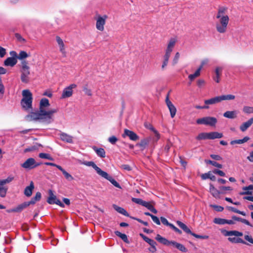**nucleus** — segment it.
Returning a JSON list of instances; mask_svg holds the SVG:
<instances>
[{"mask_svg":"<svg viewBox=\"0 0 253 253\" xmlns=\"http://www.w3.org/2000/svg\"><path fill=\"white\" fill-rule=\"evenodd\" d=\"M58 111V108L51 109L49 112H45L42 110L35 112H31L26 116V119L28 121L40 120L46 124L51 123L54 121L53 114Z\"/></svg>","mask_w":253,"mask_h":253,"instance_id":"1","label":"nucleus"},{"mask_svg":"<svg viewBox=\"0 0 253 253\" xmlns=\"http://www.w3.org/2000/svg\"><path fill=\"white\" fill-rule=\"evenodd\" d=\"M227 8L220 7L218 8L216 15L215 29L219 34H225L227 32L229 22V17L226 14Z\"/></svg>","mask_w":253,"mask_h":253,"instance_id":"2","label":"nucleus"},{"mask_svg":"<svg viewBox=\"0 0 253 253\" xmlns=\"http://www.w3.org/2000/svg\"><path fill=\"white\" fill-rule=\"evenodd\" d=\"M22 94L21 106L25 110L30 111L32 109V94L29 90L25 89L22 91Z\"/></svg>","mask_w":253,"mask_h":253,"instance_id":"3","label":"nucleus"},{"mask_svg":"<svg viewBox=\"0 0 253 253\" xmlns=\"http://www.w3.org/2000/svg\"><path fill=\"white\" fill-rule=\"evenodd\" d=\"M177 42L176 38H171L168 43L165 53L163 57V62L162 65V68L164 69L168 65L169 58L171 55V53L173 51L175 43Z\"/></svg>","mask_w":253,"mask_h":253,"instance_id":"4","label":"nucleus"},{"mask_svg":"<svg viewBox=\"0 0 253 253\" xmlns=\"http://www.w3.org/2000/svg\"><path fill=\"white\" fill-rule=\"evenodd\" d=\"M21 80L23 83H27L29 81V76L30 74V67L28 65V62L26 60L21 62Z\"/></svg>","mask_w":253,"mask_h":253,"instance_id":"5","label":"nucleus"},{"mask_svg":"<svg viewBox=\"0 0 253 253\" xmlns=\"http://www.w3.org/2000/svg\"><path fill=\"white\" fill-rule=\"evenodd\" d=\"M108 18V16L106 14L101 15L97 14L94 19L96 20V28L97 30L103 32L104 30V26L106 24V20Z\"/></svg>","mask_w":253,"mask_h":253,"instance_id":"6","label":"nucleus"},{"mask_svg":"<svg viewBox=\"0 0 253 253\" xmlns=\"http://www.w3.org/2000/svg\"><path fill=\"white\" fill-rule=\"evenodd\" d=\"M77 87L76 84H71L65 88L63 90L61 98H66L71 97L73 94V89Z\"/></svg>","mask_w":253,"mask_h":253,"instance_id":"7","label":"nucleus"},{"mask_svg":"<svg viewBox=\"0 0 253 253\" xmlns=\"http://www.w3.org/2000/svg\"><path fill=\"white\" fill-rule=\"evenodd\" d=\"M35 160L33 158H30L21 164V167L25 169H31L35 168Z\"/></svg>","mask_w":253,"mask_h":253,"instance_id":"8","label":"nucleus"},{"mask_svg":"<svg viewBox=\"0 0 253 253\" xmlns=\"http://www.w3.org/2000/svg\"><path fill=\"white\" fill-rule=\"evenodd\" d=\"M99 175L109 180L115 187L121 188V186L119 183L113 178L112 176L109 175L106 172L102 171Z\"/></svg>","mask_w":253,"mask_h":253,"instance_id":"9","label":"nucleus"},{"mask_svg":"<svg viewBox=\"0 0 253 253\" xmlns=\"http://www.w3.org/2000/svg\"><path fill=\"white\" fill-rule=\"evenodd\" d=\"M128 136L132 141H136L139 139V136L133 131L125 129L123 137Z\"/></svg>","mask_w":253,"mask_h":253,"instance_id":"10","label":"nucleus"},{"mask_svg":"<svg viewBox=\"0 0 253 253\" xmlns=\"http://www.w3.org/2000/svg\"><path fill=\"white\" fill-rule=\"evenodd\" d=\"M167 105L169 110L170 116L172 118H174L176 114V109L172 102L169 100L168 96L166 99Z\"/></svg>","mask_w":253,"mask_h":253,"instance_id":"11","label":"nucleus"},{"mask_svg":"<svg viewBox=\"0 0 253 253\" xmlns=\"http://www.w3.org/2000/svg\"><path fill=\"white\" fill-rule=\"evenodd\" d=\"M56 40L59 46L60 51L61 52L63 56L65 57L66 56V52L63 41L59 36H57L56 37Z\"/></svg>","mask_w":253,"mask_h":253,"instance_id":"12","label":"nucleus"},{"mask_svg":"<svg viewBox=\"0 0 253 253\" xmlns=\"http://www.w3.org/2000/svg\"><path fill=\"white\" fill-rule=\"evenodd\" d=\"M50 105L48 100L47 98H42L40 103V110H43L45 112H49L51 109L46 110V108Z\"/></svg>","mask_w":253,"mask_h":253,"instance_id":"13","label":"nucleus"},{"mask_svg":"<svg viewBox=\"0 0 253 253\" xmlns=\"http://www.w3.org/2000/svg\"><path fill=\"white\" fill-rule=\"evenodd\" d=\"M60 139L64 142L72 143L73 142V136L64 132H61L59 134Z\"/></svg>","mask_w":253,"mask_h":253,"instance_id":"14","label":"nucleus"},{"mask_svg":"<svg viewBox=\"0 0 253 253\" xmlns=\"http://www.w3.org/2000/svg\"><path fill=\"white\" fill-rule=\"evenodd\" d=\"M83 164L88 167H92L99 175H100L103 171L92 161H84L83 163Z\"/></svg>","mask_w":253,"mask_h":253,"instance_id":"15","label":"nucleus"},{"mask_svg":"<svg viewBox=\"0 0 253 253\" xmlns=\"http://www.w3.org/2000/svg\"><path fill=\"white\" fill-rule=\"evenodd\" d=\"M253 124V118H250L248 121L243 123L240 126V130L244 132L249 128Z\"/></svg>","mask_w":253,"mask_h":253,"instance_id":"16","label":"nucleus"},{"mask_svg":"<svg viewBox=\"0 0 253 253\" xmlns=\"http://www.w3.org/2000/svg\"><path fill=\"white\" fill-rule=\"evenodd\" d=\"M210 192L215 198H220V194L221 192L216 189L211 183L210 184Z\"/></svg>","mask_w":253,"mask_h":253,"instance_id":"17","label":"nucleus"},{"mask_svg":"<svg viewBox=\"0 0 253 253\" xmlns=\"http://www.w3.org/2000/svg\"><path fill=\"white\" fill-rule=\"evenodd\" d=\"M17 62L16 58L8 57L4 61V65L6 66L13 67Z\"/></svg>","mask_w":253,"mask_h":253,"instance_id":"18","label":"nucleus"},{"mask_svg":"<svg viewBox=\"0 0 253 253\" xmlns=\"http://www.w3.org/2000/svg\"><path fill=\"white\" fill-rule=\"evenodd\" d=\"M224 235L225 236H235L236 237H241L243 235V233L241 232L236 231V230H232V231H224Z\"/></svg>","mask_w":253,"mask_h":253,"instance_id":"19","label":"nucleus"},{"mask_svg":"<svg viewBox=\"0 0 253 253\" xmlns=\"http://www.w3.org/2000/svg\"><path fill=\"white\" fill-rule=\"evenodd\" d=\"M93 150L95 152L98 156L101 158H104L105 157V151L103 148H98L96 146L92 147Z\"/></svg>","mask_w":253,"mask_h":253,"instance_id":"20","label":"nucleus"},{"mask_svg":"<svg viewBox=\"0 0 253 253\" xmlns=\"http://www.w3.org/2000/svg\"><path fill=\"white\" fill-rule=\"evenodd\" d=\"M228 240L232 243H241L244 245H249V244L241 238L229 237Z\"/></svg>","mask_w":253,"mask_h":253,"instance_id":"21","label":"nucleus"},{"mask_svg":"<svg viewBox=\"0 0 253 253\" xmlns=\"http://www.w3.org/2000/svg\"><path fill=\"white\" fill-rule=\"evenodd\" d=\"M5 184L2 180H0V196L1 197H4L7 191V187L4 186Z\"/></svg>","mask_w":253,"mask_h":253,"instance_id":"22","label":"nucleus"},{"mask_svg":"<svg viewBox=\"0 0 253 253\" xmlns=\"http://www.w3.org/2000/svg\"><path fill=\"white\" fill-rule=\"evenodd\" d=\"M34 188V183L32 181L31 182L29 186L26 187L24 190V194L27 197H30L32 195L33 190Z\"/></svg>","mask_w":253,"mask_h":253,"instance_id":"23","label":"nucleus"},{"mask_svg":"<svg viewBox=\"0 0 253 253\" xmlns=\"http://www.w3.org/2000/svg\"><path fill=\"white\" fill-rule=\"evenodd\" d=\"M237 113L236 111H228L223 114V116L226 118L233 119L237 117Z\"/></svg>","mask_w":253,"mask_h":253,"instance_id":"24","label":"nucleus"},{"mask_svg":"<svg viewBox=\"0 0 253 253\" xmlns=\"http://www.w3.org/2000/svg\"><path fill=\"white\" fill-rule=\"evenodd\" d=\"M156 240L165 245L169 246L170 241H169L166 238L162 237L159 234H158L156 236Z\"/></svg>","mask_w":253,"mask_h":253,"instance_id":"25","label":"nucleus"},{"mask_svg":"<svg viewBox=\"0 0 253 253\" xmlns=\"http://www.w3.org/2000/svg\"><path fill=\"white\" fill-rule=\"evenodd\" d=\"M176 223L178 225V226L180 228H181L184 232H185L186 233L190 234L191 235L192 232L185 224H184L180 221H177Z\"/></svg>","mask_w":253,"mask_h":253,"instance_id":"26","label":"nucleus"},{"mask_svg":"<svg viewBox=\"0 0 253 253\" xmlns=\"http://www.w3.org/2000/svg\"><path fill=\"white\" fill-rule=\"evenodd\" d=\"M217 123V119L214 117H206V125L213 126Z\"/></svg>","mask_w":253,"mask_h":253,"instance_id":"27","label":"nucleus"},{"mask_svg":"<svg viewBox=\"0 0 253 253\" xmlns=\"http://www.w3.org/2000/svg\"><path fill=\"white\" fill-rule=\"evenodd\" d=\"M41 193L39 192H38L36 193L35 196L32 198L31 200L27 204H28V206L30 205L34 204L36 202L40 200V199H41Z\"/></svg>","mask_w":253,"mask_h":253,"instance_id":"28","label":"nucleus"},{"mask_svg":"<svg viewBox=\"0 0 253 253\" xmlns=\"http://www.w3.org/2000/svg\"><path fill=\"white\" fill-rule=\"evenodd\" d=\"M209 139H214L215 138H221L223 137V134L221 133L218 132H211L209 133Z\"/></svg>","mask_w":253,"mask_h":253,"instance_id":"29","label":"nucleus"},{"mask_svg":"<svg viewBox=\"0 0 253 253\" xmlns=\"http://www.w3.org/2000/svg\"><path fill=\"white\" fill-rule=\"evenodd\" d=\"M140 236L143 238V239L147 243H148L151 247H154V246H156L157 243L152 239L146 237L143 234H140Z\"/></svg>","mask_w":253,"mask_h":253,"instance_id":"30","label":"nucleus"},{"mask_svg":"<svg viewBox=\"0 0 253 253\" xmlns=\"http://www.w3.org/2000/svg\"><path fill=\"white\" fill-rule=\"evenodd\" d=\"M48 193L49 196L47 199V202L49 204H54V202L57 200L56 196L54 195L51 190H49Z\"/></svg>","mask_w":253,"mask_h":253,"instance_id":"31","label":"nucleus"},{"mask_svg":"<svg viewBox=\"0 0 253 253\" xmlns=\"http://www.w3.org/2000/svg\"><path fill=\"white\" fill-rule=\"evenodd\" d=\"M113 207L114 209L120 213H121L126 216H129L128 213L124 208L120 207L116 205H114Z\"/></svg>","mask_w":253,"mask_h":253,"instance_id":"32","label":"nucleus"},{"mask_svg":"<svg viewBox=\"0 0 253 253\" xmlns=\"http://www.w3.org/2000/svg\"><path fill=\"white\" fill-rule=\"evenodd\" d=\"M58 169L61 170L64 174L65 177L69 181H72L74 179L73 177L68 172H67L65 169H64L61 167H59Z\"/></svg>","mask_w":253,"mask_h":253,"instance_id":"33","label":"nucleus"},{"mask_svg":"<svg viewBox=\"0 0 253 253\" xmlns=\"http://www.w3.org/2000/svg\"><path fill=\"white\" fill-rule=\"evenodd\" d=\"M143 206L147 208L149 210H150L151 211H152L154 213L156 214L158 212L157 210L154 208L152 204L150 202H147L145 201Z\"/></svg>","mask_w":253,"mask_h":253,"instance_id":"34","label":"nucleus"},{"mask_svg":"<svg viewBox=\"0 0 253 253\" xmlns=\"http://www.w3.org/2000/svg\"><path fill=\"white\" fill-rule=\"evenodd\" d=\"M28 206V204L27 203H23L20 205H18L17 207L12 209L11 211H15L16 212H19L21 211L24 209H25L27 206Z\"/></svg>","mask_w":253,"mask_h":253,"instance_id":"35","label":"nucleus"},{"mask_svg":"<svg viewBox=\"0 0 253 253\" xmlns=\"http://www.w3.org/2000/svg\"><path fill=\"white\" fill-rule=\"evenodd\" d=\"M201 177L203 179H206L210 178L211 180L212 181L215 180V176L211 174V172H209L208 173H205L203 174L201 176Z\"/></svg>","mask_w":253,"mask_h":253,"instance_id":"36","label":"nucleus"},{"mask_svg":"<svg viewBox=\"0 0 253 253\" xmlns=\"http://www.w3.org/2000/svg\"><path fill=\"white\" fill-rule=\"evenodd\" d=\"M221 71H222V68L221 67H217L215 69V74H216V77L215 78H214V80L216 83H219L220 81V76L221 75Z\"/></svg>","mask_w":253,"mask_h":253,"instance_id":"37","label":"nucleus"},{"mask_svg":"<svg viewBox=\"0 0 253 253\" xmlns=\"http://www.w3.org/2000/svg\"><path fill=\"white\" fill-rule=\"evenodd\" d=\"M200 71L201 69L198 68L194 74H190L189 75L188 78L191 81V82L193 81L196 78L199 77L200 75Z\"/></svg>","mask_w":253,"mask_h":253,"instance_id":"38","label":"nucleus"},{"mask_svg":"<svg viewBox=\"0 0 253 253\" xmlns=\"http://www.w3.org/2000/svg\"><path fill=\"white\" fill-rule=\"evenodd\" d=\"M115 233L117 236L120 237L125 242H126V243L128 242V240L127 236L126 234H123L118 231H115Z\"/></svg>","mask_w":253,"mask_h":253,"instance_id":"39","label":"nucleus"},{"mask_svg":"<svg viewBox=\"0 0 253 253\" xmlns=\"http://www.w3.org/2000/svg\"><path fill=\"white\" fill-rule=\"evenodd\" d=\"M209 133L203 132L200 133L197 137L196 139L197 140H203V139H209Z\"/></svg>","mask_w":253,"mask_h":253,"instance_id":"40","label":"nucleus"},{"mask_svg":"<svg viewBox=\"0 0 253 253\" xmlns=\"http://www.w3.org/2000/svg\"><path fill=\"white\" fill-rule=\"evenodd\" d=\"M149 141V138H145L141 140L140 143H139L137 145L141 147L145 148L148 145Z\"/></svg>","mask_w":253,"mask_h":253,"instance_id":"41","label":"nucleus"},{"mask_svg":"<svg viewBox=\"0 0 253 253\" xmlns=\"http://www.w3.org/2000/svg\"><path fill=\"white\" fill-rule=\"evenodd\" d=\"M29 57V55L25 51H20L18 55V58L19 60H23V59Z\"/></svg>","mask_w":253,"mask_h":253,"instance_id":"42","label":"nucleus"},{"mask_svg":"<svg viewBox=\"0 0 253 253\" xmlns=\"http://www.w3.org/2000/svg\"><path fill=\"white\" fill-rule=\"evenodd\" d=\"M39 156L41 159H45L51 161L53 160V159L50 156V155L49 154L47 153H41L39 154Z\"/></svg>","mask_w":253,"mask_h":253,"instance_id":"43","label":"nucleus"},{"mask_svg":"<svg viewBox=\"0 0 253 253\" xmlns=\"http://www.w3.org/2000/svg\"><path fill=\"white\" fill-rule=\"evenodd\" d=\"M15 37L17 41L21 43H25L26 42V40L19 33H16Z\"/></svg>","mask_w":253,"mask_h":253,"instance_id":"44","label":"nucleus"},{"mask_svg":"<svg viewBox=\"0 0 253 253\" xmlns=\"http://www.w3.org/2000/svg\"><path fill=\"white\" fill-rule=\"evenodd\" d=\"M205 162L207 163V164H211L216 168H219V169H221L222 168V165L220 164H218L217 163H216V162L215 161H211V160H205Z\"/></svg>","mask_w":253,"mask_h":253,"instance_id":"45","label":"nucleus"},{"mask_svg":"<svg viewBox=\"0 0 253 253\" xmlns=\"http://www.w3.org/2000/svg\"><path fill=\"white\" fill-rule=\"evenodd\" d=\"M243 111L246 114L253 113V107L248 106H245L243 107Z\"/></svg>","mask_w":253,"mask_h":253,"instance_id":"46","label":"nucleus"},{"mask_svg":"<svg viewBox=\"0 0 253 253\" xmlns=\"http://www.w3.org/2000/svg\"><path fill=\"white\" fill-rule=\"evenodd\" d=\"M221 96L222 100H234L235 98V95L232 94L222 95Z\"/></svg>","mask_w":253,"mask_h":253,"instance_id":"47","label":"nucleus"},{"mask_svg":"<svg viewBox=\"0 0 253 253\" xmlns=\"http://www.w3.org/2000/svg\"><path fill=\"white\" fill-rule=\"evenodd\" d=\"M213 222L217 224L223 225L225 224V219L221 218H215Z\"/></svg>","mask_w":253,"mask_h":253,"instance_id":"48","label":"nucleus"},{"mask_svg":"<svg viewBox=\"0 0 253 253\" xmlns=\"http://www.w3.org/2000/svg\"><path fill=\"white\" fill-rule=\"evenodd\" d=\"M132 201L134 202L136 204L143 206L145 201H143L141 199L139 198H132L131 199Z\"/></svg>","mask_w":253,"mask_h":253,"instance_id":"49","label":"nucleus"},{"mask_svg":"<svg viewBox=\"0 0 253 253\" xmlns=\"http://www.w3.org/2000/svg\"><path fill=\"white\" fill-rule=\"evenodd\" d=\"M244 241L246 242L248 241L250 243L253 244V238L251 235L249 234V233H248L247 234H245L244 235Z\"/></svg>","mask_w":253,"mask_h":253,"instance_id":"50","label":"nucleus"},{"mask_svg":"<svg viewBox=\"0 0 253 253\" xmlns=\"http://www.w3.org/2000/svg\"><path fill=\"white\" fill-rule=\"evenodd\" d=\"M180 57V54L179 52H176L175 54V56L172 60V65H175L177 63L179 58Z\"/></svg>","mask_w":253,"mask_h":253,"instance_id":"51","label":"nucleus"},{"mask_svg":"<svg viewBox=\"0 0 253 253\" xmlns=\"http://www.w3.org/2000/svg\"><path fill=\"white\" fill-rule=\"evenodd\" d=\"M191 235L195 237L196 238L202 239H207L209 238V236L207 235L201 236L196 234L194 233H192Z\"/></svg>","mask_w":253,"mask_h":253,"instance_id":"52","label":"nucleus"},{"mask_svg":"<svg viewBox=\"0 0 253 253\" xmlns=\"http://www.w3.org/2000/svg\"><path fill=\"white\" fill-rule=\"evenodd\" d=\"M83 90L85 94L88 96L92 95V91L89 88H88L86 86H84L83 87Z\"/></svg>","mask_w":253,"mask_h":253,"instance_id":"53","label":"nucleus"},{"mask_svg":"<svg viewBox=\"0 0 253 253\" xmlns=\"http://www.w3.org/2000/svg\"><path fill=\"white\" fill-rule=\"evenodd\" d=\"M210 206L211 207L213 208L217 211H222L224 210L223 207L220 206H217L215 205H211Z\"/></svg>","mask_w":253,"mask_h":253,"instance_id":"54","label":"nucleus"},{"mask_svg":"<svg viewBox=\"0 0 253 253\" xmlns=\"http://www.w3.org/2000/svg\"><path fill=\"white\" fill-rule=\"evenodd\" d=\"M6 54V49L0 46V58H3Z\"/></svg>","mask_w":253,"mask_h":253,"instance_id":"55","label":"nucleus"},{"mask_svg":"<svg viewBox=\"0 0 253 253\" xmlns=\"http://www.w3.org/2000/svg\"><path fill=\"white\" fill-rule=\"evenodd\" d=\"M176 249L179 250V251L182 252H187L186 248L182 244L178 243V245H177Z\"/></svg>","mask_w":253,"mask_h":253,"instance_id":"56","label":"nucleus"},{"mask_svg":"<svg viewBox=\"0 0 253 253\" xmlns=\"http://www.w3.org/2000/svg\"><path fill=\"white\" fill-rule=\"evenodd\" d=\"M172 143L170 141L169 139L168 140L167 144L165 147V150L167 152H168L170 148L172 146Z\"/></svg>","mask_w":253,"mask_h":253,"instance_id":"57","label":"nucleus"},{"mask_svg":"<svg viewBox=\"0 0 253 253\" xmlns=\"http://www.w3.org/2000/svg\"><path fill=\"white\" fill-rule=\"evenodd\" d=\"M213 172L215 174H218L221 176H224L225 175V173L223 171L217 169H214L213 170Z\"/></svg>","mask_w":253,"mask_h":253,"instance_id":"58","label":"nucleus"},{"mask_svg":"<svg viewBox=\"0 0 253 253\" xmlns=\"http://www.w3.org/2000/svg\"><path fill=\"white\" fill-rule=\"evenodd\" d=\"M204 103L206 105H211V104H215L214 102V100L213 99V98H211L210 99L205 100L204 101Z\"/></svg>","mask_w":253,"mask_h":253,"instance_id":"59","label":"nucleus"},{"mask_svg":"<svg viewBox=\"0 0 253 253\" xmlns=\"http://www.w3.org/2000/svg\"><path fill=\"white\" fill-rule=\"evenodd\" d=\"M14 179V177L12 176H9L8 177H7V178H6L5 179H3L2 180L3 182L6 184V183H10V182H11Z\"/></svg>","mask_w":253,"mask_h":253,"instance_id":"60","label":"nucleus"},{"mask_svg":"<svg viewBox=\"0 0 253 253\" xmlns=\"http://www.w3.org/2000/svg\"><path fill=\"white\" fill-rule=\"evenodd\" d=\"M108 140L111 144H114L117 141L118 139L116 136H112L109 138Z\"/></svg>","mask_w":253,"mask_h":253,"instance_id":"61","label":"nucleus"},{"mask_svg":"<svg viewBox=\"0 0 253 253\" xmlns=\"http://www.w3.org/2000/svg\"><path fill=\"white\" fill-rule=\"evenodd\" d=\"M37 149L36 146H33L27 148L24 150V152L27 153L28 152H32L35 151Z\"/></svg>","mask_w":253,"mask_h":253,"instance_id":"62","label":"nucleus"},{"mask_svg":"<svg viewBox=\"0 0 253 253\" xmlns=\"http://www.w3.org/2000/svg\"><path fill=\"white\" fill-rule=\"evenodd\" d=\"M196 123L198 124L206 125V117L197 119L196 121Z\"/></svg>","mask_w":253,"mask_h":253,"instance_id":"63","label":"nucleus"},{"mask_svg":"<svg viewBox=\"0 0 253 253\" xmlns=\"http://www.w3.org/2000/svg\"><path fill=\"white\" fill-rule=\"evenodd\" d=\"M144 126L146 128H147L150 130H151L153 131H154L155 130V129L152 126V125L151 124H150V123H145L144 124Z\"/></svg>","mask_w":253,"mask_h":253,"instance_id":"64","label":"nucleus"}]
</instances>
